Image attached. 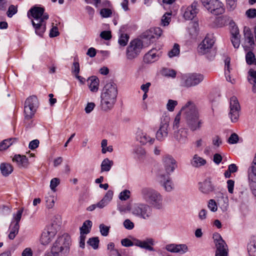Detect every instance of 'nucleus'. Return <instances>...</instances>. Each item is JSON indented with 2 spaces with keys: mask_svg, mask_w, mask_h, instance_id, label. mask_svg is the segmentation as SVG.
<instances>
[{
  "mask_svg": "<svg viewBox=\"0 0 256 256\" xmlns=\"http://www.w3.org/2000/svg\"><path fill=\"white\" fill-rule=\"evenodd\" d=\"M198 2L194 0L190 5L184 6L181 10L183 13V16L186 20H192L198 12Z\"/></svg>",
  "mask_w": 256,
  "mask_h": 256,
  "instance_id": "dca6fc26",
  "label": "nucleus"
},
{
  "mask_svg": "<svg viewBox=\"0 0 256 256\" xmlns=\"http://www.w3.org/2000/svg\"><path fill=\"white\" fill-rule=\"evenodd\" d=\"M206 161L198 154H194L190 160V164L194 168H199L205 165Z\"/></svg>",
  "mask_w": 256,
  "mask_h": 256,
  "instance_id": "c85d7f7f",
  "label": "nucleus"
},
{
  "mask_svg": "<svg viewBox=\"0 0 256 256\" xmlns=\"http://www.w3.org/2000/svg\"><path fill=\"white\" fill-rule=\"evenodd\" d=\"M208 207L212 212H216L218 210L217 204L215 200L213 199L208 200Z\"/></svg>",
  "mask_w": 256,
  "mask_h": 256,
  "instance_id": "3c124183",
  "label": "nucleus"
},
{
  "mask_svg": "<svg viewBox=\"0 0 256 256\" xmlns=\"http://www.w3.org/2000/svg\"><path fill=\"white\" fill-rule=\"evenodd\" d=\"M100 15L103 18H108L112 14V12L108 8H102L100 12Z\"/></svg>",
  "mask_w": 256,
  "mask_h": 256,
  "instance_id": "69168bd1",
  "label": "nucleus"
},
{
  "mask_svg": "<svg viewBox=\"0 0 256 256\" xmlns=\"http://www.w3.org/2000/svg\"><path fill=\"white\" fill-rule=\"evenodd\" d=\"M23 211L24 208H22L17 212L16 214H14L13 217L14 220L12 222V223L17 224H19V222L22 218Z\"/></svg>",
  "mask_w": 256,
  "mask_h": 256,
  "instance_id": "a18cd8bd",
  "label": "nucleus"
},
{
  "mask_svg": "<svg viewBox=\"0 0 256 256\" xmlns=\"http://www.w3.org/2000/svg\"><path fill=\"white\" fill-rule=\"evenodd\" d=\"M174 138L179 143L184 144L188 141L187 130L184 128H180L174 132Z\"/></svg>",
  "mask_w": 256,
  "mask_h": 256,
  "instance_id": "bb28decb",
  "label": "nucleus"
},
{
  "mask_svg": "<svg viewBox=\"0 0 256 256\" xmlns=\"http://www.w3.org/2000/svg\"><path fill=\"white\" fill-rule=\"evenodd\" d=\"M212 238L215 245V256H228V248L220 234L214 233Z\"/></svg>",
  "mask_w": 256,
  "mask_h": 256,
  "instance_id": "1a4fd4ad",
  "label": "nucleus"
},
{
  "mask_svg": "<svg viewBox=\"0 0 256 256\" xmlns=\"http://www.w3.org/2000/svg\"><path fill=\"white\" fill-rule=\"evenodd\" d=\"M185 114L189 128L192 131L199 130L202 124V120L199 119L198 114L195 104L192 102H188L182 110Z\"/></svg>",
  "mask_w": 256,
  "mask_h": 256,
  "instance_id": "20e7f679",
  "label": "nucleus"
},
{
  "mask_svg": "<svg viewBox=\"0 0 256 256\" xmlns=\"http://www.w3.org/2000/svg\"><path fill=\"white\" fill-rule=\"evenodd\" d=\"M70 238L66 234L58 236L53 244L50 252L51 256H66L70 252Z\"/></svg>",
  "mask_w": 256,
  "mask_h": 256,
  "instance_id": "39448f33",
  "label": "nucleus"
},
{
  "mask_svg": "<svg viewBox=\"0 0 256 256\" xmlns=\"http://www.w3.org/2000/svg\"><path fill=\"white\" fill-rule=\"evenodd\" d=\"M218 203L222 210L223 212L227 211L228 208V198L227 196H224L222 194L218 197Z\"/></svg>",
  "mask_w": 256,
  "mask_h": 256,
  "instance_id": "2f4dec72",
  "label": "nucleus"
},
{
  "mask_svg": "<svg viewBox=\"0 0 256 256\" xmlns=\"http://www.w3.org/2000/svg\"><path fill=\"white\" fill-rule=\"evenodd\" d=\"M248 256H256V237L251 236L247 246Z\"/></svg>",
  "mask_w": 256,
  "mask_h": 256,
  "instance_id": "cd10ccee",
  "label": "nucleus"
},
{
  "mask_svg": "<svg viewBox=\"0 0 256 256\" xmlns=\"http://www.w3.org/2000/svg\"><path fill=\"white\" fill-rule=\"evenodd\" d=\"M215 40L212 34H207L202 41L200 44L198 48L199 54L204 55L207 54L212 50Z\"/></svg>",
  "mask_w": 256,
  "mask_h": 256,
  "instance_id": "ddd939ff",
  "label": "nucleus"
},
{
  "mask_svg": "<svg viewBox=\"0 0 256 256\" xmlns=\"http://www.w3.org/2000/svg\"><path fill=\"white\" fill-rule=\"evenodd\" d=\"M210 6L208 7V10L214 15H219L223 14L224 9L223 4L218 0H211Z\"/></svg>",
  "mask_w": 256,
  "mask_h": 256,
  "instance_id": "4be33fe9",
  "label": "nucleus"
},
{
  "mask_svg": "<svg viewBox=\"0 0 256 256\" xmlns=\"http://www.w3.org/2000/svg\"><path fill=\"white\" fill-rule=\"evenodd\" d=\"M10 0H0V10L6 11L7 8L10 4Z\"/></svg>",
  "mask_w": 256,
  "mask_h": 256,
  "instance_id": "bf43d9fd",
  "label": "nucleus"
},
{
  "mask_svg": "<svg viewBox=\"0 0 256 256\" xmlns=\"http://www.w3.org/2000/svg\"><path fill=\"white\" fill-rule=\"evenodd\" d=\"M240 110V106L237 98L234 96H232L230 99L228 113L232 122H236L238 120Z\"/></svg>",
  "mask_w": 256,
  "mask_h": 256,
  "instance_id": "2eb2a0df",
  "label": "nucleus"
},
{
  "mask_svg": "<svg viewBox=\"0 0 256 256\" xmlns=\"http://www.w3.org/2000/svg\"><path fill=\"white\" fill-rule=\"evenodd\" d=\"M170 120V118L168 116H163L162 118L160 126L156 134L158 140L162 141L168 136Z\"/></svg>",
  "mask_w": 256,
  "mask_h": 256,
  "instance_id": "f3484780",
  "label": "nucleus"
},
{
  "mask_svg": "<svg viewBox=\"0 0 256 256\" xmlns=\"http://www.w3.org/2000/svg\"><path fill=\"white\" fill-rule=\"evenodd\" d=\"M136 139L142 145L148 143L152 144L155 140L154 138H151L147 134L142 132H138Z\"/></svg>",
  "mask_w": 256,
  "mask_h": 256,
  "instance_id": "a878e982",
  "label": "nucleus"
},
{
  "mask_svg": "<svg viewBox=\"0 0 256 256\" xmlns=\"http://www.w3.org/2000/svg\"><path fill=\"white\" fill-rule=\"evenodd\" d=\"M60 34V32L58 30V28L56 26H53L50 29L49 36L50 38H54L58 36Z\"/></svg>",
  "mask_w": 256,
  "mask_h": 256,
  "instance_id": "e2e57ef3",
  "label": "nucleus"
},
{
  "mask_svg": "<svg viewBox=\"0 0 256 256\" xmlns=\"http://www.w3.org/2000/svg\"><path fill=\"white\" fill-rule=\"evenodd\" d=\"M19 228V224L11 223L10 226V232L8 236V237L10 240H14L18 232Z\"/></svg>",
  "mask_w": 256,
  "mask_h": 256,
  "instance_id": "e433bc0d",
  "label": "nucleus"
},
{
  "mask_svg": "<svg viewBox=\"0 0 256 256\" xmlns=\"http://www.w3.org/2000/svg\"><path fill=\"white\" fill-rule=\"evenodd\" d=\"M178 102L176 100H169L166 104V108L170 112H173Z\"/></svg>",
  "mask_w": 256,
  "mask_h": 256,
  "instance_id": "603ef678",
  "label": "nucleus"
},
{
  "mask_svg": "<svg viewBox=\"0 0 256 256\" xmlns=\"http://www.w3.org/2000/svg\"><path fill=\"white\" fill-rule=\"evenodd\" d=\"M142 199L154 208L161 210L164 208L163 197L160 193L150 187H143L140 190Z\"/></svg>",
  "mask_w": 256,
  "mask_h": 256,
  "instance_id": "7ed1b4c3",
  "label": "nucleus"
},
{
  "mask_svg": "<svg viewBox=\"0 0 256 256\" xmlns=\"http://www.w3.org/2000/svg\"><path fill=\"white\" fill-rule=\"evenodd\" d=\"M80 64L78 62H74L73 63V65L72 68V72L74 74V75L78 74L80 72Z\"/></svg>",
  "mask_w": 256,
  "mask_h": 256,
  "instance_id": "774afa93",
  "label": "nucleus"
},
{
  "mask_svg": "<svg viewBox=\"0 0 256 256\" xmlns=\"http://www.w3.org/2000/svg\"><path fill=\"white\" fill-rule=\"evenodd\" d=\"M247 80L248 82L253 85L252 90L254 93L256 92L255 90V84H256V70L254 69L250 68L248 72L247 76Z\"/></svg>",
  "mask_w": 256,
  "mask_h": 256,
  "instance_id": "c756f323",
  "label": "nucleus"
},
{
  "mask_svg": "<svg viewBox=\"0 0 256 256\" xmlns=\"http://www.w3.org/2000/svg\"><path fill=\"white\" fill-rule=\"evenodd\" d=\"M18 12V8L16 6L14 5H10L8 6V10L6 12L7 16L8 18H12Z\"/></svg>",
  "mask_w": 256,
  "mask_h": 256,
  "instance_id": "8fccbe9b",
  "label": "nucleus"
},
{
  "mask_svg": "<svg viewBox=\"0 0 256 256\" xmlns=\"http://www.w3.org/2000/svg\"><path fill=\"white\" fill-rule=\"evenodd\" d=\"M133 240L132 241L126 238L121 240V244L122 246L125 247H130L133 246H135V238H133Z\"/></svg>",
  "mask_w": 256,
  "mask_h": 256,
  "instance_id": "de8ad7c7",
  "label": "nucleus"
},
{
  "mask_svg": "<svg viewBox=\"0 0 256 256\" xmlns=\"http://www.w3.org/2000/svg\"><path fill=\"white\" fill-rule=\"evenodd\" d=\"M114 162L112 160H109L108 158H104L100 165V172H109Z\"/></svg>",
  "mask_w": 256,
  "mask_h": 256,
  "instance_id": "f704fd0d",
  "label": "nucleus"
},
{
  "mask_svg": "<svg viewBox=\"0 0 256 256\" xmlns=\"http://www.w3.org/2000/svg\"><path fill=\"white\" fill-rule=\"evenodd\" d=\"M38 106V101L35 96H30L26 98L24 106V112L26 120H30L34 116Z\"/></svg>",
  "mask_w": 256,
  "mask_h": 256,
  "instance_id": "9d476101",
  "label": "nucleus"
},
{
  "mask_svg": "<svg viewBox=\"0 0 256 256\" xmlns=\"http://www.w3.org/2000/svg\"><path fill=\"white\" fill-rule=\"evenodd\" d=\"M107 248L108 250L111 251L112 254L115 255L116 256H121L118 250L114 248V242L109 243L108 244Z\"/></svg>",
  "mask_w": 256,
  "mask_h": 256,
  "instance_id": "4d7b16f0",
  "label": "nucleus"
},
{
  "mask_svg": "<svg viewBox=\"0 0 256 256\" xmlns=\"http://www.w3.org/2000/svg\"><path fill=\"white\" fill-rule=\"evenodd\" d=\"M130 211L134 216L144 220H150L152 216V208L146 203H135L130 208Z\"/></svg>",
  "mask_w": 256,
  "mask_h": 256,
  "instance_id": "423d86ee",
  "label": "nucleus"
},
{
  "mask_svg": "<svg viewBox=\"0 0 256 256\" xmlns=\"http://www.w3.org/2000/svg\"><path fill=\"white\" fill-rule=\"evenodd\" d=\"M230 58L228 57L226 58L224 60V74L226 78H227L230 76Z\"/></svg>",
  "mask_w": 256,
  "mask_h": 256,
  "instance_id": "09e8293b",
  "label": "nucleus"
},
{
  "mask_svg": "<svg viewBox=\"0 0 256 256\" xmlns=\"http://www.w3.org/2000/svg\"><path fill=\"white\" fill-rule=\"evenodd\" d=\"M124 227L128 230H131L134 228V223L132 222L130 220H126L123 223Z\"/></svg>",
  "mask_w": 256,
  "mask_h": 256,
  "instance_id": "680f3d73",
  "label": "nucleus"
},
{
  "mask_svg": "<svg viewBox=\"0 0 256 256\" xmlns=\"http://www.w3.org/2000/svg\"><path fill=\"white\" fill-rule=\"evenodd\" d=\"M46 206L48 208H51L54 206V198L52 196H49L46 198Z\"/></svg>",
  "mask_w": 256,
  "mask_h": 256,
  "instance_id": "0e129e2a",
  "label": "nucleus"
},
{
  "mask_svg": "<svg viewBox=\"0 0 256 256\" xmlns=\"http://www.w3.org/2000/svg\"><path fill=\"white\" fill-rule=\"evenodd\" d=\"M154 242V241L152 238H146L144 240L135 238V246L151 252L154 250L152 247Z\"/></svg>",
  "mask_w": 256,
  "mask_h": 256,
  "instance_id": "412c9836",
  "label": "nucleus"
},
{
  "mask_svg": "<svg viewBox=\"0 0 256 256\" xmlns=\"http://www.w3.org/2000/svg\"><path fill=\"white\" fill-rule=\"evenodd\" d=\"M116 84L110 82L104 85L100 94V108L104 112L112 110L116 102L118 96Z\"/></svg>",
  "mask_w": 256,
  "mask_h": 256,
  "instance_id": "f257e3e1",
  "label": "nucleus"
},
{
  "mask_svg": "<svg viewBox=\"0 0 256 256\" xmlns=\"http://www.w3.org/2000/svg\"><path fill=\"white\" fill-rule=\"evenodd\" d=\"M88 86L90 91L96 92L98 90L99 80L96 76L89 78L88 80Z\"/></svg>",
  "mask_w": 256,
  "mask_h": 256,
  "instance_id": "473e14b6",
  "label": "nucleus"
},
{
  "mask_svg": "<svg viewBox=\"0 0 256 256\" xmlns=\"http://www.w3.org/2000/svg\"><path fill=\"white\" fill-rule=\"evenodd\" d=\"M248 50L246 54V61L248 64H256V58L254 54L251 50Z\"/></svg>",
  "mask_w": 256,
  "mask_h": 256,
  "instance_id": "4c0bfd02",
  "label": "nucleus"
},
{
  "mask_svg": "<svg viewBox=\"0 0 256 256\" xmlns=\"http://www.w3.org/2000/svg\"><path fill=\"white\" fill-rule=\"evenodd\" d=\"M12 161L16 162L20 168H27L29 165L28 158L26 156L16 154L12 158Z\"/></svg>",
  "mask_w": 256,
  "mask_h": 256,
  "instance_id": "b1692460",
  "label": "nucleus"
},
{
  "mask_svg": "<svg viewBox=\"0 0 256 256\" xmlns=\"http://www.w3.org/2000/svg\"><path fill=\"white\" fill-rule=\"evenodd\" d=\"M0 170L3 176H7L12 172L13 167L8 163L4 162L0 164Z\"/></svg>",
  "mask_w": 256,
  "mask_h": 256,
  "instance_id": "72a5a7b5",
  "label": "nucleus"
},
{
  "mask_svg": "<svg viewBox=\"0 0 256 256\" xmlns=\"http://www.w3.org/2000/svg\"><path fill=\"white\" fill-rule=\"evenodd\" d=\"M114 192L111 190H108L102 199L98 202L100 208H102L107 206L112 198Z\"/></svg>",
  "mask_w": 256,
  "mask_h": 256,
  "instance_id": "7c9ffc66",
  "label": "nucleus"
},
{
  "mask_svg": "<svg viewBox=\"0 0 256 256\" xmlns=\"http://www.w3.org/2000/svg\"><path fill=\"white\" fill-rule=\"evenodd\" d=\"M240 36H231V42L234 46V47L236 48H239L240 45Z\"/></svg>",
  "mask_w": 256,
  "mask_h": 256,
  "instance_id": "864d4df0",
  "label": "nucleus"
},
{
  "mask_svg": "<svg viewBox=\"0 0 256 256\" xmlns=\"http://www.w3.org/2000/svg\"><path fill=\"white\" fill-rule=\"evenodd\" d=\"M160 57V54L156 49H152L146 54L144 60L146 63H152L157 60Z\"/></svg>",
  "mask_w": 256,
  "mask_h": 256,
  "instance_id": "393cba45",
  "label": "nucleus"
},
{
  "mask_svg": "<svg viewBox=\"0 0 256 256\" xmlns=\"http://www.w3.org/2000/svg\"><path fill=\"white\" fill-rule=\"evenodd\" d=\"M198 186L199 190L203 194H208L214 190V187L210 178H206L204 182H200Z\"/></svg>",
  "mask_w": 256,
  "mask_h": 256,
  "instance_id": "5701e85b",
  "label": "nucleus"
},
{
  "mask_svg": "<svg viewBox=\"0 0 256 256\" xmlns=\"http://www.w3.org/2000/svg\"><path fill=\"white\" fill-rule=\"evenodd\" d=\"M180 46L177 44H175L173 48L168 52V56L170 58L176 56L180 54Z\"/></svg>",
  "mask_w": 256,
  "mask_h": 256,
  "instance_id": "37998d69",
  "label": "nucleus"
},
{
  "mask_svg": "<svg viewBox=\"0 0 256 256\" xmlns=\"http://www.w3.org/2000/svg\"><path fill=\"white\" fill-rule=\"evenodd\" d=\"M165 248L169 252L181 254H185L188 250V246L185 244H168L166 246Z\"/></svg>",
  "mask_w": 256,
  "mask_h": 256,
  "instance_id": "aec40b11",
  "label": "nucleus"
},
{
  "mask_svg": "<svg viewBox=\"0 0 256 256\" xmlns=\"http://www.w3.org/2000/svg\"><path fill=\"white\" fill-rule=\"evenodd\" d=\"M92 226V222L90 220H86L82 224V227L80 228V232L84 234H88Z\"/></svg>",
  "mask_w": 256,
  "mask_h": 256,
  "instance_id": "ea45409f",
  "label": "nucleus"
},
{
  "mask_svg": "<svg viewBox=\"0 0 256 256\" xmlns=\"http://www.w3.org/2000/svg\"><path fill=\"white\" fill-rule=\"evenodd\" d=\"M254 32L251 29L246 26L244 27V44L242 46L245 50L254 48V38H256V26L254 27Z\"/></svg>",
  "mask_w": 256,
  "mask_h": 256,
  "instance_id": "f8f14e48",
  "label": "nucleus"
},
{
  "mask_svg": "<svg viewBox=\"0 0 256 256\" xmlns=\"http://www.w3.org/2000/svg\"><path fill=\"white\" fill-rule=\"evenodd\" d=\"M33 18L32 23L34 28L35 33L40 36H42L46 30V20L49 18L48 13L44 12V8L40 6L32 7L28 12Z\"/></svg>",
  "mask_w": 256,
  "mask_h": 256,
  "instance_id": "f03ea898",
  "label": "nucleus"
},
{
  "mask_svg": "<svg viewBox=\"0 0 256 256\" xmlns=\"http://www.w3.org/2000/svg\"><path fill=\"white\" fill-rule=\"evenodd\" d=\"M143 48L142 42L138 38L130 41L126 50V57L128 60L136 58Z\"/></svg>",
  "mask_w": 256,
  "mask_h": 256,
  "instance_id": "0eeeda50",
  "label": "nucleus"
},
{
  "mask_svg": "<svg viewBox=\"0 0 256 256\" xmlns=\"http://www.w3.org/2000/svg\"><path fill=\"white\" fill-rule=\"evenodd\" d=\"M248 179L253 194L256 196V154L254 155L250 166L248 168Z\"/></svg>",
  "mask_w": 256,
  "mask_h": 256,
  "instance_id": "4468645a",
  "label": "nucleus"
},
{
  "mask_svg": "<svg viewBox=\"0 0 256 256\" xmlns=\"http://www.w3.org/2000/svg\"><path fill=\"white\" fill-rule=\"evenodd\" d=\"M154 34L152 32L151 28L146 30L142 34V37L143 38L148 39L150 40H152V39H154Z\"/></svg>",
  "mask_w": 256,
  "mask_h": 256,
  "instance_id": "5fc2aeb1",
  "label": "nucleus"
},
{
  "mask_svg": "<svg viewBox=\"0 0 256 256\" xmlns=\"http://www.w3.org/2000/svg\"><path fill=\"white\" fill-rule=\"evenodd\" d=\"M60 184V180L58 178H54L52 179L50 182V189L54 191H56V187L59 184Z\"/></svg>",
  "mask_w": 256,
  "mask_h": 256,
  "instance_id": "13d9d810",
  "label": "nucleus"
},
{
  "mask_svg": "<svg viewBox=\"0 0 256 256\" xmlns=\"http://www.w3.org/2000/svg\"><path fill=\"white\" fill-rule=\"evenodd\" d=\"M171 12H168L164 14L161 20V23L162 26H166L168 25L171 20Z\"/></svg>",
  "mask_w": 256,
  "mask_h": 256,
  "instance_id": "c03bdc74",
  "label": "nucleus"
},
{
  "mask_svg": "<svg viewBox=\"0 0 256 256\" xmlns=\"http://www.w3.org/2000/svg\"><path fill=\"white\" fill-rule=\"evenodd\" d=\"M158 178L160 185L166 191L170 192L174 189V184L170 176L164 174H159Z\"/></svg>",
  "mask_w": 256,
  "mask_h": 256,
  "instance_id": "6ab92c4d",
  "label": "nucleus"
},
{
  "mask_svg": "<svg viewBox=\"0 0 256 256\" xmlns=\"http://www.w3.org/2000/svg\"><path fill=\"white\" fill-rule=\"evenodd\" d=\"M100 231L102 236H106L108 235L110 226H106L102 224L99 226Z\"/></svg>",
  "mask_w": 256,
  "mask_h": 256,
  "instance_id": "49530a36",
  "label": "nucleus"
},
{
  "mask_svg": "<svg viewBox=\"0 0 256 256\" xmlns=\"http://www.w3.org/2000/svg\"><path fill=\"white\" fill-rule=\"evenodd\" d=\"M238 141V136L236 133L232 134L228 139V142L230 144H236Z\"/></svg>",
  "mask_w": 256,
  "mask_h": 256,
  "instance_id": "052dcab7",
  "label": "nucleus"
},
{
  "mask_svg": "<svg viewBox=\"0 0 256 256\" xmlns=\"http://www.w3.org/2000/svg\"><path fill=\"white\" fill-rule=\"evenodd\" d=\"M124 28H120V37L118 38V42L120 46H126L129 40V36L126 34H123Z\"/></svg>",
  "mask_w": 256,
  "mask_h": 256,
  "instance_id": "c9c22d12",
  "label": "nucleus"
},
{
  "mask_svg": "<svg viewBox=\"0 0 256 256\" xmlns=\"http://www.w3.org/2000/svg\"><path fill=\"white\" fill-rule=\"evenodd\" d=\"M204 79V76L200 74H188L182 76L180 83L182 86L190 88L198 85Z\"/></svg>",
  "mask_w": 256,
  "mask_h": 256,
  "instance_id": "6e6552de",
  "label": "nucleus"
},
{
  "mask_svg": "<svg viewBox=\"0 0 256 256\" xmlns=\"http://www.w3.org/2000/svg\"><path fill=\"white\" fill-rule=\"evenodd\" d=\"M17 138H10L4 140L0 143V150H5L11 146L14 142H16Z\"/></svg>",
  "mask_w": 256,
  "mask_h": 256,
  "instance_id": "58836bf2",
  "label": "nucleus"
},
{
  "mask_svg": "<svg viewBox=\"0 0 256 256\" xmlns=\"http://www.w3.org/2000/svg\"><path fill=\"white\" fill-rule=\"evenodd\" d=\"M162 161L166 173V175L170 176L178 166L176 160L170 155L164 156Z\"/></svg>",
  "mask_w": 256,
  "mask_h": 256,
  "instance_id": "a211bd4d",
  "label": "nucleus"
},
{
  "mask_svg": "<svg viewBox=\"0 0 256 256\" xmlns=\"http://www.w3.org/2000/svg\"><path fill=\"white\" fill-rule=\"evenodd\" d=\"M246 15L249 18H252L256 16V9L250 8L246 12Z\"/></svg>",
  "mask_w": 256,
  "mask_h": 256,
  "instance_id": "338daca9",
  "label": "nucleus"
},
{
  "mask_svg": "<svg viewBox=\"0 0 256 256\" xmlns=\"http://www.w3.org/2000/svg\"><path fill=\"white\" fill-rule=\"evenodd\" d=\"M160 72L162 75L166 77L174 78L176 76V71L168 68H163Z\"/></svg>",
  "mask_w": 256,
  "mask_h": 256,
  "instance_id": "a19ab883",
  "label": "nucleus"
},
{
  "mask_svg": "<svg viewBox=\"0 0 256 256\" xmlns=\"http://www.w3.org/2000/svg\"><path fill=\"white\" fill-rule=\"evenodd\" d=\"M99 242L100 240L98 237H92L88 239L87 244L94 250H96L98 248Z\"/></svg>",
  "mask_w": 256,
  "mask_h": 256,
  "instance_id": "79ce46f5",
  "label": "nucleus"
},
{
  "mask_svg": "<svg viewBox=\"0 0 256 256\" xmlns=\"http://www.w3.org/2000/svg\"><path fill=\"white\" fill-rule=\"evenodd\" d=\"M130 197V192L125 190L119 194V198L122 200H126Z\"/></svg>",
  "mask_w": 256,
  "mask_h": 256,
  "instance_id": "6e6d98bb",
  "label": "nucleus"
},
{
  "mask_svg": "<svg viewBox=\"0 0 256 256\" xmlns=\"http://www.w3.org/2000/svg\"><path fill=\"white\" fill-rule=\"evenodd\" d=\"M60 226L56 224H52L48 226L42 232L40 242L43 245L48 244L54 238Z\"/></svg>",
  "mask_w": 256,
  "mask_h": 256,
  "instance_id": "9b49d317",
  "label": "nucleus"
}]
</instances>
